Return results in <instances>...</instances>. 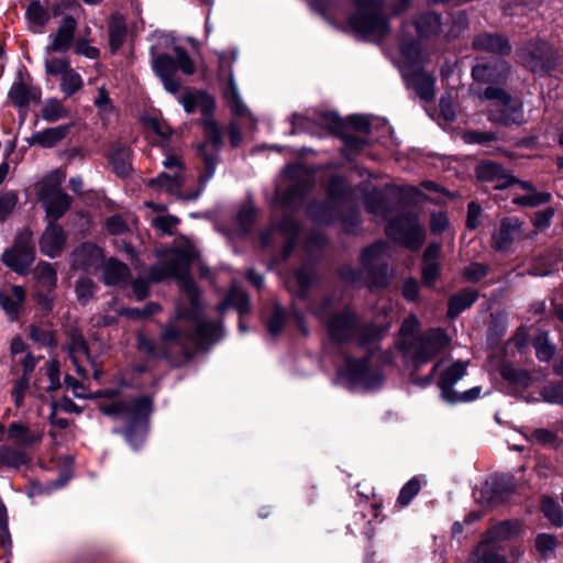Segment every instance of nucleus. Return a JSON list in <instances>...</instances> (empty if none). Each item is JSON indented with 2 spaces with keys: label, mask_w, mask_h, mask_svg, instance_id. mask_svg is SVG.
I'll use <instances>...</instances> for the list:
<instances>
[{
  "label": "nucleus",
  "mask_w": 563,
  "mask_h": 563,
  "mask_svg": "<svg viewBox=\"0 0 563 563\" xmlns=\"http://www.w3.org/2000/svg\"><path fill=\"white\" fill-rule=\"evenodd\" d=\"M26 291L20 285H7L0 288V307L10 320H16L23 311Z\"/></svg>",
  "instance_id": "obj_17"
},
{
  "label": "nucleus",
  "mask_w": 563,
  "mask_h": 563,
  "mask_svg": "<svg viewBox=\"0 0 563 563\" xmlns=\"http://www.w3.org/2000/svg\"><path fill=\"white\" fill-rule=\"evenodd\" d=\"M407 86L416 91L423 101H431L435 96L434 78L421 70L405 74Z\"/></svg>",
  "instance_id": "obj_24"
},
{
  "label": "nucleus",
  "mask_w": 563,
  "mask_h": 563,
  "mask_svg": "<svg viewBox=\"0 0 563 563\" xmlns=\"http://www.w3.org/2000/svg\"><path fill=\"white\" fill-rule=\"evenodd\" d=\"M18 201L19 197L15 191L9 190L0 195V223L12 213Z\"/></svg>",
  "instance_id": "obj_50"
},
{
  "label": "nucleus",
  "mask_w": 563,
  "mask_h": 563,
  "mask_svg": "<svg viewBox=\"0 0 563 563\" xmlns=\"http://www.w3.org/2000/svg\"><path fill=\"white\" fill-rule=\"evenodd\" d=\"M482 99L490 100L493 103L488 110V120L505 126L523 124V104L519 99L512 98L501 88L489 86L483 92Z\"/></svg>",
  "instance_id": "obj_5"
},
{
  "label": "nucleus",
  "mask_w": 563,
  "mask_h": 563,
  "mask_svg": "<svg viewBox=\"0 0 563 563\" xmlns=\"http://www.w3.org/2000/svg\"><path fill=\"white\" fill-rule=\"evenodd\" d=\"M185 183L184 173L165 172L155 178L148 180V185L156 188L158 191L168 192L170 195L179 196L180 189Z\"/></svg>",
  "instance_id": "obj_26"
},
{
  "label": "nucleus",
  "mask_w": 563,
  "mask_h": 563,
  "mask_svg": "<svg viewBox=\"0 0 563 563\" xmlns=\"http://www.w3.org/2000/svg\"><path fill=\"white\" fill-rule=\"evenodd\" d=\"M40 95L37 88L26 86L22 81L14 82L9 91L10 100L19 107H25L31 101H37Z\"/></svg>",
  "instance_id": "obj_34"
},
{
  "label": "nucleus",
  "mask_w": 563,
  "mask_h": 563,
  "mask_svg": "<svg viewBox=\"0 0 563 563\" xmlns=\"http://www.w3.org/2000/svg\"><path fill=\"white\" fill-rule=\"evenodd\" d=\"M421 486L420 482L413 477L401 488L398 497L399 504L407 506L412 498L419 493Z\"/></svg>",
  "instance_id": "obj_53"
},
{
  "label": "nucleus",
  "mask_w": 563,
  "mask_h": 563,
  "mask_svg": "<svg viewBox=\"0 0 563 563\" xmlns=\"http://www.w3.org/2000/svg\"><path fill=\"white\" fill-rule=\"evenodd\" d=\"M27 461L26 455L16 449L10 446L0 448V463L8 467H20Z\"/></svg>",
  "instance_id": "obj_46"
},
{
  "label": "nucleus",
  "mask_w": 563,
  "mask_h": 563,
  "mask_svg": "<svg viewBox=\"0 0 563 563\" xmlns=\"http://www.w3.org/2000/svg\"><path fill=\"white\" fill-rule=\"evenodd\" d=\"M537 358L540 362H549L555 354L556 347L549 340V333L541 331L532 340Z\"/></svg>",
  "instance_id": "obj_38"
},
{
  "label": "nucleus",
  "mask_w": 563,
  "mask_h": 563,
  "mask_svg": "<svg viewBox=\"0 0 563 563\" xmlns=\"http://www.w3.org/2000/svg\"><path fill=\"white\" fill-rule=\"evenodd\" d=\"M551 199V195L544 191L532 190L526 192L525 195L517 196L512 199L515 205H519L522 207H538L549 202Z\"/></svg>",
  "instance_id": "obj_45"
},
{
  "label": "nucleus",
  "mask_w": 563,
  "mask_h": 563,
  "mask_svg": "<svg viewBox=\"0 0 563 563\" xmlns=\"http://www.w3.org/2000/svg\"><path fill=\"white\" fill-rule=\"evenodd\" d=\"M355 12L347 18L349 26L356 33L382 38L389 31L380 0H351Z\"/></svg>",
  "instance_id": "obj_3"
},
{
  "label": "nucleus",
  "mask_w": 563,
  "mask_h": 563,
  "mask_svg": "<svg viewBox=\"0 0 563 563\" xmlns=\"http://www.w3.org/2000/svg\"><path fill=\"white\" fill-rule=\"evenodd\" d=\"M509 66L507 62L498 58L481 59L473 66L472 76L478 82L493 84L507 78Z\"/></svg>",
  "instance_id": "obj_16"
},
{
  "label": "nucleus",
  "mask_w": 563,
  "mask_h": 563,
  "mask_svg": "<svg viewBox=\"0 0 563 563\" xmlns=\"http://www.w3.org/2000/svg\"><path fill=\"white\" fill-rule=\"evenodd\" d=\"M477 177L483 181H496V189H504L515 181V177L506 174L505 169L495 162H483L476 168Z\"/></svg>",
  "instance_id": "obj_23"
},
{
  "label": "nucleus",
  "mask_w": 563,
  "mask_h": 563,
  "mask_svg": "<svg viewBox=\"0 0 563 563\" xmlns=\"http://www.w3.org/2000/svg\"><path fill=\"white\" fill-rule=\"evenodd\" d=\"M291 133L302 131L313 133V124H319L324 126L329 131L336 132L342 125L340 118L333 112H321L314 119H309L301 114H294L291 119Z\"/></svg>",
  "instance_id": "obj_18"
},
{
  "label": "nucleus",
  "mask_w": 563,
  "mask_h": 563,
  "mask_svg": "<svg viewBox=\"0 0 563 563\" xmlns=\"http://www.w3.org/2000/svg\"><path fill=\"white\" fill-rule=\"evenodd\" d=\"M200 91H186L181 96H178V101L183 104L184 109L188 113H192L198 110V97Z\"/></svg>",
  "instance_id": "obj_64"
},
{
  "label": "nucleus",
  "mask_w": 563,
  "mask_h": 563,
  "mask_svg": "<svg viewBox=\"0 0 563 563\" xmlns=\"http://www.w3.org/2000/svg\"><path fill=\"white\" fill-rule=\"evenodd\" d=\"M488 272V266L482 263H471L463 271V276L468 280L476 283L484 278Z\"/></svg>",
  "instance_id": "obj_55"
},
{
  "label": "nucleus",
  "mask_w": 563,
  "mask_h": 563,
  "mask_svg": "<svg viewBox=\"0 0 563 563\" xmlns=\"http://www.w3.org/2000/svg\"><path fill=\"white\" fill-rule=\"evenodd\" d=\"M126 37V25L121 16H112L109 24V45L111 51L117 52Z\"/></svg>",
  "instance_id": "obj_39"
},
{
  "label": "nucleus",
  "mask_w": 563,
  "mask_h": 563,
  "mask_svg": "<svg viewBox=\"0 0 563 563\" xmlns=\"http://www.w3.org/2000/svg\"><path fill=\"white\" fill-rule=\"evenodd\" d=\"M390 256V247L384 241H378L365 249L362 253V264L368 272L372 283L376 286H385L388 275L387 260Z\"/></svg>",
  "instance_id": "obj_13"
},
{
  "label": "nucleus",
  "mask_w": 563,
  "mask_h": 563,
  "mask_svg": "<svg viewBox=\"0 0 563 563\" xmlns=\"http://www.w3.org/2000/svg\"><path fill=\"white\" fill-rule=\"evenodd\" d=\"M81 86V77L71 68L60 76V89L66 97L74 95Z\"/></svg>",
  "instance_id": "obj_47"
},
{
  "label": "nucleus",
  "mask_w": 563,
  "mask_h": 563,
  "mask_svg": "<svg viewBox=\"0 0 563 563\" xmlns=\"http://www.w3.org/2000/svg\"><path fill=\"white\" fill-rule=\"evenodd\" d=\"M387 235L411 251L420 249L426 240V230L415 214H404L386 228Z\"/></svg>",
  "instance_id": "obj_9"
},
{
  "label": "nucleus",
  "mask_w": 563,
  "mask_h": 563,
  "mask_svg": "<svg viewBox=\"0 0 563 563\" xmlns=\"http://www.w3.org/2000/svg\"><path fill=\"white\" fill-rule=\"evenodd\" d=\"M129 275V268L117 260H109L103 269V280L107 285H119L125 280Z\"/></svg>",
  "instance_id": "obj_37"
},
{
  "label": "nucleus",
  "mask_w": 563,
  "mask_h": 563,
  "mask_svg": "<svg viewBox=\"0 0 563 563\" xmlns=\"http://www.w3.org/2000/svg\"><path fill=\"white\" fill-rule=\"evenodd\" d=\"M319 4L318 10L327 18H339L345 13L341 12V7L336 0H314Z\"/></svg>",
  "instance_id": "obj_56"
},
{
  "label": "nucleus",
  "mask_w": 563,
  "mask_h": 563,
  "mask_svg": "<svg viewBox=\"0 0 563 563\" xmlns=\"http://www.w3.org/2000/svg\"><path fill=\"white\" fill-rule=\"evenodd\" d=\"M60 183L59 175L52 173L38 186V198L45 208L48 222L55 223L70 207V198L60 190Z\"/></svg>",
  "instance_id": "obj_7"
},
{
  "label": "nucleus",
  "mask_w": 563,
  "mask_h": 563,
  "mask_svg": "<svg viewBox=\"0 0 563 563\" xmlns=\"http://www.w3.org/2000/svg\"><path fill=\"white\" fill-rule=\"evenodd\" d=\"M365 207L368 212L373 213L380 220H385L389 214L386 201L382 194L378 191L371 192L366 196Z\"/></svg>",
  "instance_id": "obj_42"
},
{
  "label": "nucleus",
  "mask_w": 563,
  "mask_h": 563,
  "mask_svg": "<svg viewBox=\"0 0 563 563\" xmlns=\"http://www.w3.org/2000/svg\"><path fill=\"white\" fill-rule=\"evenodd\" d=\"M8 438L18 445L30 446L41 441L42 433L34 432L22 423L12 422L8 427Z\"/></svg>",
  "instance_id": "obj_30"
},
{
  "label": "nucleus",
  "mask_w": 563,
  "mask_h": 563,
  "mask_svg": "<svg viewBox=\"0 0 563 563\" xmlns=\"http://www.w3.org/2000/svg\"><path fill=\"white\" fill-rule=\"evenodd\" d=\"M529 439L538 444L551 445L556 441V434L548 429H534Z\"/></svg>",
  "instance_id": "obj_59"
},
{
  "label": "nucleus",
  "mask_w": 563,
  "mask_h": 563,
  "mask_svg": "<svg viewBox=\"0 0 563 563\" xmlns=\"http://www.w3.org/2000/svg\"><path fill=\"white\" fill-rule=\"evenodd\" d=\"M450 341V336L442 329L434 328L417 338H407L402 343V352L406 358L419 367L444 352Z\"/></svg>",
  "instance_id": "obj_4"
},
{
  "label": "nucleus",
  "mask_w": 563,
  "mask_h": 563,
  "mask_svg": "<svg viewBox=\"0 0 563 563\" xmlns=\"http://www.w3.org/2000/svg\"><path fill=\"white\" fill-rule=\"evenodd\" d=\"M415 25L420 36L430 37L437 35L442 27L441 15L432 11L422 12L417 15Z\"/></svg>",
  "instance_id": "obj_29"
},
{
  "label": "nucleus",
  "mask_w": 563,
  "mask_h": 563,
  "mask_svg": "<svg viewBox=\"0 0 563 563\" xmlns=\"http://www.w3.org/2000/svg\"><path fill=\"white\" fill-rule=\"evenodd\" d=\"M70 111L58 99L51 98L45 101L41 115L47 122H55L68 118Z\"/></svg>",
  "instance_id": "obj_40"
},
{
  "label": "nucleus",
  "mask_w": 563,
  "mask_h": 563,
  "mask_svg": "<svg viewBox=\"0 0 563 563\" xmlns=\"http://www.w3.org/2000/svg\"><path fill=\"white\" fill-rule=\"evenodd\" d=\"M75 288L78 299L82 302H87L96 291L95 283L87 277L78 279Z\"/></svg>",
  "instance_id": "obj_52"
},
{
  "label": "nucleus",
  "mask_w": 563,
  "mask_h": 563,
  "mask_svg": "<svg viewBox=\"0 0 563 563\" xmlns=\"http://www.w3.org/2000/svg\"><path fill=\"white\" fill-rule=\"evenodd\" d=\"M473 46L478 51L500 55H508L511 51L508 40L504 35L497 33L478 34L473 41Z\"/></svg>",
  "instance_id": "obj_25"
},
{
  "label": "nucleus",
  "mask_w": 563,
  "mask_h": 563,
  "mask_svg": "<svg viewBox=\"0 0 563 563\" xmlns=\"http://www.w3.org/2000/svg\"><path fill=\"white\" fill-rule=\"evenodd\" d=\"M194 245L184 240L172 250L166 260L150 269V278L161 282L167 277L178 280L179 287L190 302V309L178 310L176 318L163 330L161 343L164 355H189L207 343L217 341L221 334V325L217 322L202 320L199 311V290L188 275L190 263L196 258Z\"/></svg>",
  "instance_id": "obj_1"
},
{
  "label": "nucleus",
  "mask_w": 563,
  "mask_h": 563,
  "mask_svg": "<svg viewBox=\"0 0 563 563\" xmlns=\"http://www.w3.org/2000/svg\"><path fill=\"white\" fill-rule=\"evenodd\" d=\"M69 125H58L40 131L33 135V143L43 147H53L68 133Z\"/></svg>",
  "instance_id": "obj_36"
},
{
  "label": "nucleus",
  "mask_w": 563,
  "mask_h": 563,
  "mask_svg": "<svg viewBox=\"0 0 563 563\" xmlns=\"http://www.w3.org/2000/svg\"><path fill=\"white\" fill-rule=\"evenodd\" d=\"M69 357L75 366L78 375L86 378L87 371L82 366L85 361H90L87 343L84 336L76 330L70 331L69 342L67 345Z\"/></svg>",
  "instance_id": "obj_22"
},
{
  "label": "nucleus",
  "mask_w": 563,
  "mask_h": 563,
  "mask_svg": "<svg viewBox=\"0 0 563 563\" xmlns=\"http://www.w3.org/2000/svg\"><path fill=\"white\" fill-rule=\"evenodd\" d=\"M35 260V249L32 241V233L29 230L20 231L11 247L2 255L3 264L16 274L25 275Z\"/></svg>",
  "instance_id": "obj_8"
},
{
  "label": "nucleus",
  "mask_w": 563,
  "mask_h": 563,
  "mask_svg": "<svg viewBox=\"0 0 563 563\" xmlns=\"http://www.w3.org/2000/svg\"><path fill=\"white\" fill-rule=\"evenodd\" d=\"M46 71L54 76H62L70 67L67 58H52L45 63Z\"/></svg>",
  "instance_id": "obj_61"
},
{
  "label": "nucleus",
  "mask_w": 563,
  "mask_h": 563,
  "mask_svg": "<svg viewBox=\"0 0 563 563\" xmlns=\"http://www.w3.org/2000/svg\"><path fill=\"white\" fill-rule=\"evenodd\" d=\"M341 375L345 377L352 388L374 390L383 383V375L369 366V357L360 361L347 358Z\"/></svg>",
  "instance_id": "obj_12"
},
{
  "label": "nucleus",
  "mask_w": 563,
  "mask_h": 563,
  "mask_svg": "<svg viewBox=\"0 0 563 563\" xmlns=\"http://www.w3.org/2000/svg\"><path fill=\"white\" fill-rule=\"evenodd\" d=\"M504 377L515 384L528 386L530 383V375L526 371L506 367L503 372Z\"/></svg>",
  "instance_id": "obj_58"
},
{
  "label": "nucleus",
  "mask_w": 563,
  "mask_h": 563,
  "mask_svg": "<svg viewBox=\"0 0 563 563\" xmlns=\"http://www.w3.org/2000/svg\"><path fill=\"white\" fill-rule=\"evenodd\" d=\"M541 396L544 401L550 404H562L563 402V385L562 384H550L545 386Z\"/></svg>",
  "instance_id": "obj_54"
},
{
  "label": "nucleus",
  "mask_w": 563,
  "mask_h": 563,
  "mask_svg": "<svg viewBox=\"0 0 563 563\" xmlns=\"http://www.w3.org/2000/svg\"><path fill=\"white\" fill-rule=\"evenodd\" d=\"M130 151L125 147H119L110 153L109 161L114 172L120 176H125L131 169Z\"/></svg>",
  "instance_id": "obj_41"
},
{
  "label": "nucleus",
  "mask_w": 563,
  "mask_h": 563,
  "mask_svg": "<svg viewBox=\"0 0 563 563\" xmlns=\"http://www.w3.org/2000/svg\"><path fill=\"white\" fill-rule=\"evenodd\" d=\"M468 563H507V561L504 555L499 554L497 545L482 539L473 550Z\"/></svg>",
  "instance_id": "obj_28"
},
{
  "label": "nucleus",
  "mask_w": 563,
  "mask_h": 563,
  "mask_svg": "<svg viewBox=\"0 0 563 563\" xmlns=\"http://www.w3.org/2000/svg\"><path fill=\"white\" fill-rule=\"evenodd\" d=\"M35 277L37 282L46 289H52L55 287L57 282L56 269L52 266V264L43 262L40 263L35 271Z\"/></svg>",
  "instance_id": "obj_44"
},
{
  "label": "nucleus",
  "mask_w": 563,
  "mask_h": 563,
  "mask_svg": "<svg viewBox=\"0 0 563 563\" xmlns=\"http://www.w3.org/2000/svg\"><path fill=\"white\" fill-rule=\"evenodd\" d=\"M307 213L316 223H330L334 219V210L329 203L314 202Z\"/></svg>",
  "instance_id": "obj_43"
},
{
  "label": "nucleus",
  "mask_w": 563,
  "mask_h": 563,
  "mask_svg": "<svg viewBox=\"0 0 563 563\" xmlns=\"http://www.w3.org/2000/svg\"><path fill=\"white\" fill-rule=\"evenodd\" d=\"M77 21L71 15H65L57 29V32L49 35L51 44L47 52H66L74 41Z\"/></svg>",
  "instance_id": "obj_21"
},
{
  "label": "nucleus",
  "mask_w": 563,
  "mask_h": 563,
  "mask_svg": "<svg viewBox=\"0 0 563 563\" xmlns=\"http://www.w3.org/2000/svg\"><path fill=\"white\" fill-rule=\"evenodd\" d=\"M279 230L282 231L284 236L287 239V244L285 247V256H288L290 249H291V244L298 235L299 227H298L297 222L292 219L291 216H287L283 219V221L279 225Z\"/></svg>",
  "instance_id": "obj_48"
},
{
  "label": "nucleus",
  "mask_w": 563,
  "mask_h": 563,
  "mask_svg": "<svg viewBox=\"0 0 563 563\" xmlns=\"http://www.w3.org/2000/svg\"><path fill=\"white\" fill-rule=\"evenodd\" d=\"M477 298V291L472 288H465L453 295L449 300L448 316L450 318L457 317L462 311L470 308Z\"/></svg>",
  "instance_id": "obj_33"
},
{
  "label": "nucleus",
  "mask_w": 563,
  "mask_h": 563,
  "mask_svg": "<svg viewBox=\"0 0 563 563\" xmlns=\"http://www.w3.org/2000/svg\"><path fill=\"white\" fill-rule=\"evenodd\" d=\"M29 27L33 33H41L48 23L49 14L38 0H32L25 11Z\"/></svg>",
  "instance_id": "obj_32"
},
{
  "label": "nucleus",
  "mask_w": 563,
  "mask_h": 563,
  "mask_svg": "<svg viewBox=\"0 0 563 563\" xmlns=\"http://www.w3.org/2000/svg\"><path fill=\"white\" fill-rule=\"evenodd\" d=\"M520 532L521 526L518 521H504L486 531L483 539L490 544L497 545L499 542L518 537Z\"/></svg>",
  "instance_id": "obj_27"
},
{
  "label": "nucleus",
  "mask_w": 563,
  "mask_h": 563,
  "mask_svg": "<svg viewBox=\"0 0 563 563\" xmlns=\"http://www.w3.org/2000/svg\"><path fill=\"white\" fill-rule=\"evenodd\" d=\"M223 97L232 114L236 117H243L245 114V106L243 103L242 96L238 90L231 73H229L228 76V84L223 90Z\"/></svg>",
  "instance_id": "obj_35"
},
{
  "label": "nucleus",
  "mask_w": 563,
  "mask_h": 563,
  "mask_svg": "<svg viewBox=\"0 0 563 563\" xmlns=\"http://www.w3.org/2000/svg\"><path fill=\"white\" fill-rule=\"evenodd\" d=\"M518 57L530 70L545 73L554 67L558 53L548 42L531 40L520 47Z\"/></svg>",
  "instance_id": "obj_11"
},
{
  "label": "nucleus",
  "mask_w": 563,
  "mask_h": 563,
  "mask_svg": "<svg viewBox=\"0 0 563 563\" xmlns=\"http://www.w3.org/2000/svg\"><path fill=\"white\" fill-rule=\"evenodd\" d=\"M174 53L176 56L175 60L177 64V69H180V71L187 76L192 75L196 70V66L187 52L180 46H175Z\"/></svg>",
  "instance_id": "obj_51"
},
{
  "label": "nucleus",
  "mask_w": 563,
  "mask_h": 563,
  "mask_svg": "<svg viewBox=\"0 0 563 563\" xmlns=\"http://www.w3.org/2000/svg\"><path fill=\"white\" fill-rule=\"evenodd\" d=\"M66 244V234L59 224L48 222L41 239L40 249L43 254L55 257L62 253Z\"/></svg>",
  "instance_id": "obj_20"
},
{
  "label": "nucleus",
  "mask_w": 563,
  "mask_h": 563,
  "mask_svg": "<svg viewBox=\"0 0 563 563\" xmlns=\"http://www.w3.org/2000/svg\"><path fill=\"white\" fill-rule=\"evenodd\" d=\"M312 280V272L307 267H301L294 273L289 283H295L303 294V291L311 285Z\"/></svg>",
  "instance_id": "obj_57"
},
{
  "label": "nucleus",
  "mask_w": 563,
  "mask_h": 563,
  "mask_svg": "<svg viewBox=\"0 0 563 563\" xmlns=\"http://www.w3.org/2000/svg\"><path fill=\"white\" fill-rule=\"evenodd\" d=\"M336 303L332 299H327L313 309V314L321 321L327 320V327L330 338L335 342H345L350 340L358 329L355 314L350 309L336 312Z\"/></svg>",
  "instance_id": "obj_6"
},
{
  "label": "nucleus",
  "mask_w": 563,
  "mask_h": 563,
  "mask_svg": "<svg viewBox=\"0 0 563 563\" xmlns=\"http://www.w3.org/2000/svg\"><path fill=\"white\" fill-rule=\"evenodd\" d=\"M522 221L517 217H507L500 220L498 228L492 235V247L495 251H508L520 235Z\"/></svg>",
  "instance_id": "obj_15"
},
{
  "label": "nucleus",
  "mask_w": 563,
  "mask_h": 563,
  "mask_svg": "<svg viewBox=\"0 0 563 563\" xmlns=\"http://www.w3.org/2000/svg\"><path fill=\"white\" fill-rule=\"evenodd\" d=\"M150 55L153 71L161 79L165 90L172 95L179 93L180 81L175 77L176 60L167 54L159 53L156 44L151 46Z\"/></svg>",
  "instance_id": "obj_14"
},
{
  "label": "nucleus",
  "mask_w": 563,
  "mask_h": 563,
  "mask_svg": "<svg viewBox=\"0 0 563 563\" xmlns=\"http://www.w3.org/2000/svg\"><path fill=\"white\" fill-rule=\"evenodd\" d=\"M100 410L107 416H115L126 422L125 439L133 449H137L147 431V417L152 410V399L142 396L131 404L117 401L101 406Z\"/></svg>",
  "instance_id": "obj_2"
},
{
  "label": "nucleus",
  "mask_w": 563,
  "mask_h": 563,
  "mask_svg": "<svg viewBox=\"0 0 563 563\" xmlns=\"http://www.w3.org/2000/svg\"><path fill=\"white\" fill-rule=\"evenodd\" d=\"M311 186V175L300 165L287 166L284 170V184L277 189L282 203L291 207L300 201Z\"/></svg>",
  "instance_id": "obj_10"
},
{
  "label": "nucleus",
  "mask_w": 563,
  "mask_h": 563,
  "mask_svg": "<svg viewBox=\"0 0 563 563\" xmlns=\"http://www.w3.org/2000/svg\"><path fill=\"white\" fill-rule=\"evenodd\" d=\"M466 367V362L456 361L442 372L438 385L441 388V396L445 401L456 402L457 397L453 386L465 375Z\"/></svg>",
  "instance_id": "obj_19"
},
{
  "label": "nucleus",
  "mask_w": 563,
  "mask_h": 563,
  "mask_svg": "<svg viewBox=\"0 0 563 563\" xmlns=\"http://www.w3.org/2000/svg\"><path fill=\"white\" fill-rule=\"evenodd\" d=\"M146 126L148 130L153 131L164 140L168 139L172 134V129L169 125L158 118H148L146 120Z\"/></svg>",
  "instance_id": "obj_60"
},
{
  "label": "nucleus",
  "mask_w": 563,
  "mask_h": 563,
  "mask_svg": "<svg viewBox=\"0 0 563 563\" xmlns=\"http://www.w3.org/2000/svg\"><path fill=\"white\" fill-rule=\"evenodd\" d=\"M541 510L544 516L555 526H563V515L560 506L551 498H543Z\"/></svg>",
  "instance_id": "obj_49"
},
{
  "label": "nucleus",
  "mask_w": 563,
  "mask_h": 563,
  "mask_svg": "<svg viewBox=\"0 0 563 563\" xmlns=\"http://www.w3.org/2000/svg\"><path fill=\"white\" fill-rule=\"evenodd\" d=\"M285 323V313L282 308L276 307L271 317L267 328L271 334L277 335L283 330Z\"/></svg>",
  "instance_id": "obj_63"
},
{
  "label": "nucleus",
  "mask_w": 563,
  "mask_h": 563,
  "mask_svg": "<svg viewBox=\"0 0 563 563\" xmlns=\"http://www.w3.org/2000/svg\"><path fill=\"white\" fill-rule=\"evenodd\" d=\"M46 374L49 379V385L47 389L49 391H55L60 387V379H59V365L58 362L55 360H52L47 363Z\"/></svg>",
  "instance_id": "obj_62"
},
{
  "label": "nucleus",
  "mask_w": 563,
  "mask_h": 563,
  "mask_svg": "<svg viewBox=\"0 0 563 563\" xmlns=\"http://www.w3.org/2000/svg\"><path fill=\"white\" fill-rule=\"evenodd\" d=\"M102 258V251L92 243H85L74 253V262L79 268L87 269L98 264Z\"/></svg>",
  "instance_id": "obj_31"
}]
</instances>
